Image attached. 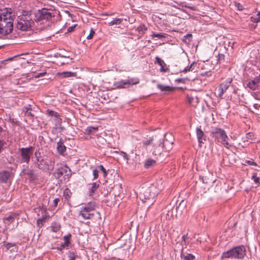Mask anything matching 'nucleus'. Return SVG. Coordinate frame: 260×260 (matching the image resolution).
Here are the masks:
<instances>
[{
  "label": "nucleus",
  "instance_id": "1",
  "mask_svg": "<svg viewBox=\"0 0 260 260\" xmlns=\"http://www.w3.org/2000/svg\"><path fill=\"white\" fill-rule=\"evenodd\" d=\"M13 21L12 13L7 11L0 14V38L12 32L13 28Z\"/></svg>",
  "mask_w": 260,
  "mask_h": 260
},
{
  "label": "nucleus",
  "instance_id": "2",
  "mask_svg": "<svg viewBox=\"0 0 260 260\" xmlns=\"http://www.w3.org/2000/svg\"><path fill=\"white\" fill-rule=\"evenodd\" d=\"M160 188H158L154 184L151 185L149 187L143 188L140 194V198L144 203L148 202V207L152 205L155 202V198L158 193Z\"/></svg>",
  "mask_w": 260,
  "mask_h": 260
},
{
  "label": "nucleus",
  "instance_id": "3",
  "mask_svg": "<svg viewBox=\"0 0 260 260\" xmlns=\"http://www.w3.org/2000/svg\"><path fill=\"white\" fill-rule=\"evenodd\" d=\"M34 23L31 14L28 13L22 14L17 17L16 27L22 31H27L32 28Z\"/></svg>",
  "mask_w": 260,
  "mask_h": 260
},
{
  "label": "nucleus",
  "instance_id": "4",
  "mask_svg": "<svg viewBox=\"0 0 260 260\" xmlns=\"http://www.w3.org/2000/svg\"><path fill=\"white\" fill-rule=\"evenodd\" d=\"M246 254V249L244 246L240 245L234 247L229 250V258L243 259Z\"/></svg>",
  "mask_w": 260,
  "mask_h": 260
},
{
  "label": "nucleus",
  "instance_id": "5",
  "mask_svg": "<svg viewBox=\"0 0 260 260\" xmlns=\"http://www.w3.org/2000/svg\"><path fill=\"white\" fill-rule=\"evenodd\" d=\"M211 134L218 142L222 144L225 147H228L227 136L224 130L216 127L212 131Z\"/></svg>",
  "mask_w": 260,
  "mask_h": 260
},
{
  "label": "nucleus",
  "instance_id": "6",
  "mask_svg": "<svg viewBox=\"0 0 260 260\" xmlns=\"http://www.w3.org/2000/svg\"><path fill=\"white\" fill-rule=\"evenodd\" d=\"M94 210V205L91 203L85 205L82 207L79 212V215H81L84 219H90L93 216L92 212Z\"/></svg>",
  "mask_w": 260,
  "mask_h": 260
},
{
  "label": "nucleus",
  "instance_id": "7",
  "mask_svg": "<svg viewBox=\"0 0 260 260\" xmlns=\"http://www.w3.org/2000/svg\"><path fill=\"white\" fill-rule=\"evenodd\" d=\"M139 83L138 78H131L128 80H122L114 83V86L117 88H124L130 85H136Z\"/></svg>",
  "mask_w": 260,
  "mask_h": 260
},
{
  "label": "nucleus",
  "instance_id": "8",
  "mask_svg": "<svg viewBox=\"0 0 260 260\" xmlns=\"http://www.w3.org/2000/svg\"><path fill=\"white\" fill-rule=\"evenodd\" d=\"M21 162L28 164L30 156L33 153V148L32 147L27 148H21L20 149Z\"/></svg>",
  "mask_w": 260,
  "mask_h": 260
},
{
  "label": "nucleus",
  "instance_id": "9",
  "mask_svg": "<svg viewBox=\"0 0 260 260\" xmlns=\"http://www.w3.org/2000/svg\"><path fill=\"white\" fill-rule=\"evenodd\" d=\"M71 171L70 168L67 166L64 165L59 168L55 172H54V174L58 178L63 175L66 179V178L70 177L71 176Z\"/></svg>",
  "mask_w": 260,
  "mask_h": 260
},
{
  "label": "nucleus",
  "instance_id": "10",
  "mask_svg": "<svg viewBox=\"0 0 260 260\" xmlns=\"http://www.w3.org/2000/svg\"><path fill=\"white\" fill-rule=\"evenodd\" d=\"M35 155L37 157L36 161H35V164H36L37 167L41 170L49 169V166L48 165V161L47 160L44 159H39L37 156V152H35Z\"/></svg>",
  "mask_w": 260,
  "mask_h": 260
},
{
  "label": "nucleus",
  "instance_id": "11",
  "mask_svg": "<svg viewBox=\"0 0 260 260\" xmlns=\"http://www.w3.org/2000/svg\"><path fill=\"white\" fill-rule=\"evenodd\" d=\"M164 144L161 142L155 143L153 145L152 154L157 158L162 152Z\"/></svg>",
  "mask_w": 260,
  "mask_h": 260
},
{
  "label": "nucleus",
  "instance_id": "12",
  "mask_svg": "<svg viewBox=\"0 0 260 260\" xmlns=\"http://www.w3.org/2000/svg\"><path fill=\"white\" fill-rule=\"evenodd\" d=\"M39 14L40 20H50L51 19L52 17L54 16V15L52 12H50L48 10L45 9L39 11Z\"/></svg>",
  "mask_w": 260,
  "mask_h": 260
},
{
  "label": "nucleus",
  "instance_id": "13",
  "mask_svg": "<svg viewBox=\"0 0 260 260\" xmlns=\"http://www.w3.org/2000/svg\"><path fill=\"white\" fill-rule=\"evenodd\" d=\"M125 250L120 248H115L112 250L111 255H110L111 258H117L118 259H121L123 257V254L124 253Z\"/></svg>",
  "mask_w": 260,
  "mask_h": 260
},
{
  "label": "nucleus",
  "instance_id": "14",
  "mask_svg": "<svg viewBox=\"0 0 260 260\" xmlns=\"http://www.w3.org/2000/svg\"><path fill=\"white\" fill-rule=\"evenodd\" d=\"M186 203L187 202L186 201L182 200L181 201L179 205L176 207V216L178 214L181 215L184 211H186Z\"/></svg>",
  "mask_w": 260,
  "mask_h": 260
},
{
  "label": "nucleus",
  "instance_id": "15",
  "mask_svg": "<svg viewBox=\"0 0 260 260\" xmlns=\"http://www.w3.org/2000/svg\"><path fill=\"white\" fill-rule=\"evenodd\" d=\"M11 177V174L8 171H3L0 172V181L2 182H7Z\"/></svg>",
  "mask_w": 260,
  "mask_h": 260
},
{
  "label": "nucleus",
  "instance_id": "16",
  "mask_svg": "<svg viewBox=\"0 0 260 260\" xmlns=\"http://www.w3.org/2000/svg\"><path fill=\"white\" fill-rule=\"evenodd\" d=\"M18 214L17 213L11 214L9 216L4 218V221L5 224H9L10 223L13 222L15 219H18Z\"/></svg>",
  "mask_w": 260,
  "mask_h": 260
},
{
  "label": "nucleus",
  "instance_id": "17",
  "mask_svg": "<svg viewBox=\"0 0 260 260\" xmlns=\"http://www.w3.org/2000/svg\"><path fill=\"white\" fill-rule=\"evenodd\" d=\"M57 149L58 153L60 154H62L66 150V147L63 145V142L61 139H60V140L57 142Z\"/></svg>",
  "mask_w": 260,
  "mask_h": 260
},
{
  "label": "nucleus",
  "instance_id": "18",
  "mask_svg": "<svg viewBox=\"0 0 260 260\" xmlns=\"http://www.w3.org/2000/svg\"><path fill=\"white\" fill-rule=\"evenodd\" d=\"M23 112L25 113V115L30 118H33L34 114L31 112L32 108L30 105L23 108Z\"/></svg>",
  "mask_w": 260,
  "mask_h": 260
},
{
  "label": "nucleus",
  "instance_id": "19",
  "mask_svg": "<svg viewBox=\"0 0 260 260\" xmlns=\"http://www.w3.org/2000/svg\"><path fill=\"white\" fill-rule=\"evenodd\" d=\"M197 135L200 143H203V140H205L204 138V134L203 132L200 128H197L196 129Z\"/></svg>",
  "mask_w": 260,
  "mask_h": 260
},
{
  "label": "nucleus",
  "instance_id": "20",
  "mask_svg": "<svg viewBox=\"0 0 260 260\" xmlns=\"http://www.w3.org/2000/svg\"><path fill=\"white\" fill-rule=\"evenodd\" d=\"M228 89V85L226 84H220L218 89V95L221 97L223 94Z\"/></svg>",
  "mask_w": 260,
  "mask_h": 260
},
{
  "label": "nucleus",
  "instance_id": "21",
  "mask_svg": "<svg viewBox=\"0 0 260 260\" xmlns=\"http://www.w3.org/2000/svg\"><path fill=\"white\" fill-rule=\"evenodd\" d=\"M156 62L158 63L161 67V71H166V69H165V67L166 66V64L164 62L163 60H162L158 56L155 57Z\"/></svg>",
  "mask_w": 260,
  "mask_h": 260
},
{
  "label": "nucleus",
  "instance_id": "22",
  "mask_svg": "<svg viewBox=\"0 0 260 260\" xmlns=\"http://www.w3.org/2000/svg\"><path fill=\"white\" fill-rule=\"evenodd\" d=\"M181 257L184 260H197L196 256L190 253L181 254Z\"/></svg>",
  "mask_w": 260,
  "mask_h": 260
},
{
  "label": "nucleus",
  "instance_id": "23",
  "mask_svg": "<svg viewBox=\"0 0 260 260\" xmlns=\"http://www.w3.org/2000/svg\"><path fill=\"white\" fill-rule=\"evenodd\" d=\"M214 181L212 175L210 173H208L207 175L204 176L203 178V181L205 183H212Z\"/></svg>",
  "mask_w": 260,
  "mask_h": 260
},
{
  "label": "nucleus",
  "instance_id": "24",
  "mask_svg": "<svg viewBox=\"0 0 260 260\" xmlns=\"http://www.w3.org/2000/svg\"><path fill=\"white\" fill-rule=\"evenodd\" d=\"M156 164L155 160L149 158L147 159L145 162L144 167L145 168L148 169L153 166H154Z\"/></svg>",
  "mask_w": 260,
  "mask_h": 260
},
{
  "label": "nucleus",
  "instance_id": "25",
  "mask_svg": "<svg viewBox=\"0 0 260 260\" xmlns=\"http://www.w3.org/2000/svg\"><path fill=\"white\" fill-rule=\"evenodd\" d=\"M230 9H233L234 8H237V10L239 11H242L244 9L243 6L241 5L240 3H238L236 2H234L233 3H231L230 5Z\"/></svg>",
  "mask_w": 260,
  "mask_h": 260
},
{
  "label": "nucleus",
  "instance_id": "26",
  "mask_svg": "<svg viewBox=\"0 0 260 260\" xmlns=\"http://www.w3.org/2000/svg\"><path fill=\"white\" fill-rule=\"evenodd\" d=\"M247 87H249L250 89L255 90L258 88V86L256 85V82L254 79L249 81L247 84Z\"/></svg>",
  "mask_w": 260,
  "mask_h": 260
},
{
  "label": "nucleus",
  "instance_id": "27",
  "mask_svg": "<svg viewBox=\"0 0 260 260\" xmlns=\"http://www.w3.org/2000/svg\"><path fill=\"white\" fill-rule=\"evenodd\" d=\"M98 129V127L88 126L85 129V133L88 135L94 134Z\"/></svg>",
  "mask_w": 260,
  "mask_h": 260
},
{
  "label": "nucleus",
  "instance_id": "28",
  "mask_svg": "<svg viewBox=\"0 0 260 260\" xmlns=\"http://www.w3.org/2000/svg\"><path fill=\"white\" fill-rule=\"evenodd\" d=\"M59 74L64 78L75 77L76 75V73L72 72H63Z\"/></svg>",
  "mask_w": 260,
  "mask_h": 260
},
{
  "label": "nucleus",
  "instance_id": "29",
  "mask_svg": "<svg viewBox=\"0 0 260 260\" xmlns=\"http://www.w3.org/2000/svg\"><path fill=\"white\" fill-rule=\"evenodd\" d=\"M157 86L158 88H159V89H160L162 91H171V90H172L174 89L173 87H172L171 86H165V85H161V84H158L157 85Z\"/></svg>",
  "mask_w": 260,
  "mask_h": 260
},
{
  "label": "nucleus",
  "instance_id": "30",
  "mask_svg": "<svg viewBox=\"0 0 260 260\" xmlns=\"http://www.w3.org/2000/svg\"><path fill=\"white\" fill-rule=\"evenodd\" d=\"M71 194H72V193H71L70 190L68 188H66L63 191V197H64V198L67 201H68L71 198Z\"/></svg>",
  "mask_w": 260,
  "mask_h": 260
},
{
  "label": "nucleus",
  "instance_id": "31",
  "mask_svg": "<svg viewBox=\"0 0 260 260\" xmlns=\"http://www.w3.org/2000/svg\"><path fill=\"white\" fill-rule=\"evenodd\" d=\"M251 179L257 184V186H259L260 185L259 177L257 176L256 173H253V175L251 177Z\"/></svg>",
  "mask_w": 260,
  "mask_h": 260
},
{
  "label": "nucleus",
  "instance_id": "32",
  "mask_svg": "<svg viewBox=\"0 0 260 260\" xmlns=\"http://www.w3.org/2000/svg\"><path fill=\"white\" fill-rule=\"evenodd\" d=\"M68 255L69 260H75L76 257L77 256L76 252L74 251H69Z\"/></svg>",
  "mask_w": 260,
  "mask_h": 260
},
{
  "label": "nucleus",
  "instance_id": "33",
  "mask_svg": "<svg viewBox=\"0 0 260 260\" xmlns=\"http://www.w3.org/2000/svg\"><path fill=\"white\" fill-rule=\"evenodd\" d=\"M122 20H123L122 18H116V19L113 20L112 21H111L109 23V24L110 25L120 24L121 23Z\"/></svg>",
  "mask_w": 260,
  "mask_h": 260
},
{
  "label": "nucleus",
  "instance_id": "34",
  "mask_svg": "<svg viewBox=\"0 0 260 260\" xmlns=\"http://www.w3.org/2000/svg\"><path fill=\"white\" fill-rule=\"evenodd\" d=\"M153 141V139L152 138H149V139L145 140L143 142V147L145 148H147V147L150 145H151Z\"/></svg>",
  "mask_w": 260,
  "mask_h": 260
},
{
  "label": "nucleus",
  "instance_id": "35",
  "mask_svg": "<svg viewBox=\"0 0 260 260\" xmlns=\"http://www.w3.org/2000/svg\"><path fill=\"white\" fill-rule=\"evenodd\" d=\"M46 114L49 116H54L55 117H58L59 116L57 112L50 110H47L46 111Z\"/></svg>",
  "mask_w": 260,
  "mask_h": 260
},
{
  "label": "nucleus",
  "instance_id": "36",
  "mask_svg": "<svg viewBox=\"0 0 260 260\" xmlns=\"http://www.w3.org/2000/svg\"><path fill=\"white\" fill-rule=\"evenodd\" d=\"M167 36V35L164 33H159V34H153L152 35V37L157 38L158 39H162L165 38Z\"/></svg>",
  "mask_w": 260,
  "mask_h": 260
},
{
  "label": "nucleus",
  "instance_id": "37",
  "mask_svg": "<svg viewBox=\"0 0 260 260\" xmlns=\"http://www.w3.org/2000/svg\"><path fill=\"white\" fill-rule=\"evenodd\" d=\"M251 21L255 23L260 22V11L258 12L255 17L252 16L251 17Z\"/></svg>",
  "mask_w": 260,
  "mask_h": 260
},
{
  "label": "nucleus",
  "instance_id": "38",
  "mask_svg": "<svg viewBox=\"0 0 260 260\" xmlns=\"http://www.w3.org/2000/svg\"><path fill=\"white\" fill-rule=\"evenodd\" d=\"M99 187V184L96 182H94L92 184L91 188L90 189V194H93L94 193L95 190L98 188Z\"/></svg>",
  "mask_w": 260,
  "mask_h": 260
},
{
  "label": "nucleus",
  "instance_id": "39",
  "mask_svg": "<svg viewBox=\"0 0 260 260\" xmlns=\"http://www.w3.org/2000/svg\"><path fill=\"white\" fill-rule=\"evenodd\" d=\"M97 168L103 172L104 177L106 178L107 176V172L106 170L103 167V166L99 165L98 166Z\"/></svg>",
  "mask_w": 260,
  "mask_h": 260
},
{
  "label": "nucleus",
  "instance_id": "40",
  "mask_svg": "<svg viewBox=\"0 0 260 260\" xmlns=\"http://www.w3.org/2000/svg\"><path fill=\"white\" fill-rule=\"evenodd\" d=\"M6 247L8 250L10 249L11 251H15L14 249H16L15 244L14 243H7Z\"/></svg>",
  "mask_w": 260,
  "mask_h": 260
},
{
  "label": "nucleus",
  "instance_id": "41",
  "mask_svg": "<svg viewBox=\"0 0 260 260\" xmlns=\"http://www.w3.org/2000/svg\"><path fill=\"white\" fill-rule=\"evenodd\" d=\"M147 29V28L144 24H141L137 28V30L140 33H143L145 30H146Z\"/></svg>",
  "mask_w": 260,
  "mask_h": 260
},
{
  "label": "nucleus",
  "instance_id": "42",
  "mask_svg": "<svg viewBox=\"0 0 260 260\" xmlns=\"http://www.w3.org/2000/svg\"><path fill=\"white\" fill-rule=\"evenodd\" d=\"M192 38V35L191 34H187L186 36H184V39H183V41L186 43H189L191 41Z\"/></svg>",
  "mask_w": 260,
  "mask_h": 260
},
{
  "label": "nucleus",
  "instance_id": "43",
  "mask_svg": "<svg viewBox=\"0 0 260 260\" xmlns=\"http://www.w3.org/2000/svg\"><path fill=\"white\" fill-rule=\"evenodd\" d=\"M194 62H192L189 67L184 68V69L183 70V72L186 73L188 71H192L193 70V67L194 66Z\"/></svg>",
  "mask_w": 260,
  "mask_h": 260
},
{
  "label": "nucleus",
  "instance_id": "44",
  "mask_svg": "<svg viewBox=\"0 0 260 260\" xmlns=\"http://www.w3.org/2000/svg\"><path fill=\"white\" fill-rule=\"evenodd\" d=\"M98 173H99V170H98V168L95 169L93 170V175L94 179H96L98 178V177H99Z\"/></svg>",
  "mask_w": 260,
  "mask_h": 260
},
{
  "label": "nucleus",
  "instance_id": "45",
  "mask_svg": "<svg viewBox=\"0 0 260 260\" xmlns=\"http://www.w3.org/2000/svg\"><path fill=\"white\" fill-rule=\"evenodd\" d=\"M237 44L236 42H233L232 43L231 42H229V47L231 46L232 49H236L237 47Z\"/></svg>",
  "mask_w": 260,
  "mask_h": 260
},
{
  "label": "nucleus",
  "instance_id": "46",
  "mask_svg": "<svg viewBox=\"0 0 260 260\" xmlns=\"http://www.w3.org/2000/svg\"><path fill=\"white\" fill-rule=\"evenodd\" d=\"M245 162L247 163V164H248L249 165H253V166H257V164L254 162L253 161V159H250V160H246L245 161Z\"/></svg>",
  "mask_w": 260,
  "mask_h": 260
},
{
  "label": "nucleus",
  "instance_id": "47",
  "mask_svg": "<svg viewBox=\"0 0 260 260\" xmlns=\"http://www.w3.org/2000/svg\"><path fill=\"white\" fill-rule=\"evenodd\" d=\"M94 34V31L92 29H91L89 34L87 37V39L88 40L91 39L93 38V36Z\"/></svg>",
  "mask_w": 260,
  "mask_h": 260
},
{
  "label": "nucleus",
  "instance_id": "48",
  "mask_svg": "<svg viewBox=\"0 0 260 260\" xmlns=\"http://www.w3.org/2000/svg\"><path fill=\"white\" fill-rule=\"evenodd\" d=\"M254 79L256 82L257 86L259 88L260 87V75L254 78Z\"/></svg>",
  "mask_w": 260,
  "mask_h": 260
},
{
  "label": "nucleus",
  "instance_id": "49",
  "mask_svg": "<svg viewBox=\"0 0 260 260\" xmlns=\"http://www.w3.org/2000/svg\"><path fill=\"white\" fill-rule=\"evenodd\" d=\"M69 243L70 241L68 239L64 241V243L63 244H61V245H60V249H61V248L62 247H64L65 246H68Z\"/></svg>",
  "mask_w": 260,
  "mask_h": 260
},
{
  "label": "nucleus",
  "instance_id": "50",
  "mask_svg": "<svg viewBox=\"0 0 260 260\" xmlns=\"http://www.w3.org/2000/svg\"><path fill=\"white\" fill-rule=\"evenodd\" d=\"M44 220H45V219L44 218L38 219V220H37L38 225L39 226H40V225H42L43 224V222H44Z\"/></svg>",
  "mask_w": 260,
  "mask_h": 260
},
{
  "label": "nucleus",
  "instance_id": "51",
  "mask_svg": "<svg viewBox=\"0 0 260 260\" xmlns=\"http://www.w3.org/2000/svg\"><path fill=\"white\" fill-rule=\"evenodd\" d=\"M59 201H60V199L59 198L55 199L53 201V206L54 207H56L57 206L58 203L59 202Z\"/></svg>",
  "mask_w": 260,
  "mask_h": 260
},
{
  "label": "nucleus",
  "instance_id": "52",
  "mask_svg": "<svg viewBox=\"0 0 260 260\" xmlns=\"http://www.w3.org/2000/svg\"><path fill=\"white\" fill-rule=\"evenodd\" d=\"M253 136L252 133H248L246 134V138L248 139H252V137Z\"/></svg>",
  "mask_w": 260,
  "mask_h": 260
},
{
  "label": "nucleus",
  "instance_id": "53",
  "mask_svg": "<svg viewBox=\"0 0 260 260\" xmlns=\"http://www.w3.org/2000/svg\"><path fill=\"white\" fill-rule=\"evenodd\" d=\"M46 72H42V73H39L36 76V77L39 78L40 77L44 76L46 74Z\"/></svg>",
  "mask_w": 260,
  "mask_h": 260
},
{
  "label": "nucleus",
  "instance_id": "54",
  "mask_svg": "<svg viewBox=\"0 0 260 260\" xmlns=\"http://www.w3.org/2000/svg\"><path fill=\"white\" fill-rule=\"evenodd\" d=\"M5 144V142L3 141L0 140V152L2 151V149H3V147Z\"/></svg>",
  "mask_w": 260,
  "mask_h": 260
},
{
  "label": "nucleus",
  "instance_id": "55",
  "mask_svg": "<svg viewBox=\"0 0 260 260\" xmlns=\"http://www.w3.org/2000/svg\"><path fill=\"white\" fill-rule=\"evenodd\" d=\"M187 238H188L187 235H183L182 236V240H183V241L185 242H186V240L187 239Z\"/></svg>",
  "mask_w": 260,
  "mask_h": 260
},
{
  "label": "nucleus",
  "instance_id": "56",
  "mask_svg": "<svg viewBox=\"0 0 260 260\" xmlns=\"http://www.w3.org/2000/svg\"><path fill=\"white\" fill-rule=\"evenodd\" d=\"M123 156L126 160H128L129 159L128 155L126 153H123Z\"/></svg>",
  "mask_w": 260,
  "mask_h": 260
},
{
  "label": "nucleus",
  "instance_id": "57",
  "mask_svg": "<svg viewBox=\"0 0 260 260\" xmlns=\"http://www.w3.org/2000/svg\"><path fill=\"white\" fill-rule=\"evenodd\" d=\"M71 237V235H69V236H66L64 237V241L67 240V239L69 241L70 237Z\"/></svg>",
  "mask_w": 260,
  "mask_h": 260
},
{
  "label": "nucleus",
  "instance_id": "58",
  "mask_svg": "<svg viewBox=\"0 0 260 260\" xmlns=\"http://www.w3.org/2000/svg\"><path fill=\"white\" fill-rule=\"evenodd\" d=\"M73 29H74V27H73V26L72 27H69L68 28V31L69 32H71V31H72L73 30Z\"/></svg>",
  "mask_w": 260,
  "mask_h": 260
},
{
  "label": "nucleus",
  "instance_id": "59",
  "mask_svg": "<svg viewBox=\"0 0 260 260\" xmlns=\"http://www.w3.org/2000/svg\"><path fill=\"white\" fill-rule=\"evenodd\" d=\"M58 228H57L52 229V231L55 232H56L58 231Z\"/></svg>",
  "mask_w": 260,
  "mask_h": 260
},
{
  "label": "nucleus",
  "instance_id": "60",
  "mask_svg": "<svg viewBox=\"0 0 260 260\" xmlns=\"http://www.w3.org/2000/svg\"><path fill=\"white\" fill-rule=\"evenodd\" d=\"M193 98H188V101L189 103H191L192 102Z\"/></svg>",
  "mask_w": 260,
  "mask_h": 260
},
{
  "label": "nucleus",
  "instance_id": "61",
  "mask_svg": "<svg viewBox=\"0 0 260 260\" xmlns=\"http://www.w3.org/2000/svg\"><path fill=\"white\" fill-rule=\"evenodd\" d=\"M12 59H13V57H10V58L8 59V60H11Z\"/></svg>",
  "mask_w": 260,
  "mask_h": 260
},
{
  "label": "nucleus",
  "instance_id": "62",
  "mask_svg": "<svg viewBox=\"0 0 260 260\" xmlns=\"http://www.w3.org/2000/svg\"><path fill=\"white\" fill-rule=\"evenodd\" d=\"M231 138H233V137H231ZM236 138H237V137H236V136H234V137H233V139H234V140H235V139H236Z\"/></svg>",
  "mask_w": 260,
  "mask_h": 260
},
{
  "label": "nucleus",
  "instance_id": "63",
  "mask_svg": "<svg viewBox=\"0 0 260 260\" xmlns=\"http://www.w3.org/2000/svg\"><path fill=\"white\" fill-rule=\"evenodd\" d=\"M2 131V127L0 126V133Z\"/></svg>",
  "mask_w": 260,
  "mask_h": 260
},
{
  "label": "nucleus",
  "instance_id": "64",
  "mask_svg": "<svg viewBox=\"0 0 260 260\" xmlns=\"http://www.w3.org/2000/svg\"><path fill=\"white\" fill-rule=\"evenodd\" d=\"M190 9H192V10H194L193 8L192 7H189Z\"/></svg>",
  "mask_w": 260,
  "mask_h": 260
}]
</instances>
